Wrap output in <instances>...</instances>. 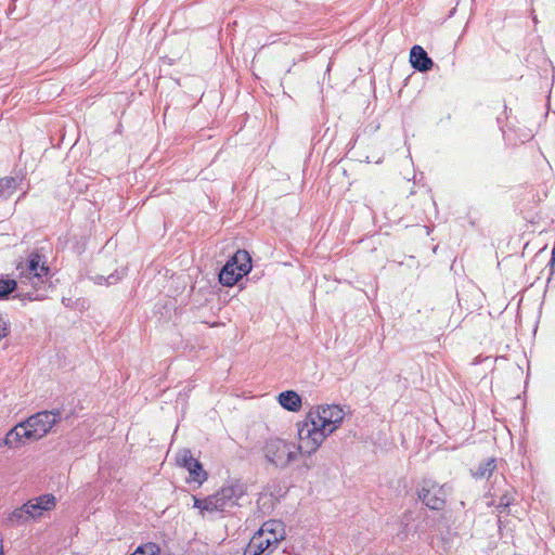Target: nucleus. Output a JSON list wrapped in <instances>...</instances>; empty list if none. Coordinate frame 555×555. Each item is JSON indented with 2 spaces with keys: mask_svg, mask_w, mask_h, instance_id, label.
<instances>
[{
  "mask_svg": "<svg viewBox=\"0 0 555 555\" xmlns=\"http://www.w3.org/2000/svg\"><path fill=\"white\" fill-rule=\"evenodd\" d=\"M33 440L28 436V429L26 428L25 421L16 424L10 429L3 439H0V447L16 448L24 444L26 441Z\"/></svg>",
  "mask_w": 555,
  "mask_h": 555,
  "instance_id": "10",
  "label": "nucleus"
},
{
  "mask_svg": "<svg viewBox=\"0 0 555 555\" xmlns=\"http://www.w3.org/2000/svg\"><path fill=\"white\" fill-rule=\"evenodd\" d=\"M55 506V498L52 494H43L25 503L29 512L30 519L40 517L43 512L50 511Z\"/></svg>",
  "mask_w": 555,
  "mask_h": 555,
  "instance_id": "12",
  "label": "nucleus"
},
{
  "mask_svg": "<svg viewBox=\"0 0 555 555\" xmlns=\"http://www.w3.org/2000/svg\"><path fill=\"white\" fill-rule=\"evenodd\" d=\"M17 287V282L15 280L7 279L0 280V299H4L9 294L14 292Z\"/></svg>",
  "mask_w": 555,
  "mask_h": 555,
  "instance_id": "19",
  "label": "nucleus"
},
{
  "mask_svg": "<svg viewBox=\"0 0 555 555\" xmlns=\"http://www.w3.org/2000/svg\"><path fill=\"white\" fill-rule=\"evenodd\" d=\"M251 270V258L246 250H237L228 260L219 273V282L224 286H233Z\"/></svg>",
  "mask_w": 555,
  "mask_h": 555,
  "instance_id": "4",
  "label": "nucleus"
},
{
  "mask_svg": "<svg viewBox=\"0 0 555 555\" xmlns=\"http://www.w3.org/2000/svg\"><path fill=\"white\" fill-rule=\"evenodd\" d=\"M20 272L21 285H29L35 289H39L49 274V267L42 257L37 253H31L27 259L25 267H17Z\"/></svg>",
  "mask_w": 555,
  "mask_h": 555,
  "instance_id": "5",
  "label": "nucleus"
},
{
  "mask_svg": "<svg viewBox=\"0 0 555 555\" xmlns=\"http://www.w3.org/2000/svg\"><path fill=\"white\" fill-rule=\"evenodd\" d=\"M8 335L7 328L0 326V339Z\"/></svg>",
  "mask_w": 555,
  "mask_h": 555,
  "instance_id": "23",
  "label": "nucleus"
},
{
  "mask_svg": "<svg viewBox=\"0 0 555 555\" xmlns=\"http://www.w3.org/2000/svg\"><path fill=\"white\" fill-rule=\"evenodd\" d=\"M16 181L14 178H2L0 179V196L11 194L15 189Z\"/></svg>",
  "mask_w": 555,
  "mask_h": 555,
  "instance_id": "21",
  "label": "nucleus"
},
{
  "mask_svg": "<svg viewBox=\"0 0 555 555\" xmlns=\"http://www.w3.org/2000/svg\"><path fill=\"white\" fill-rule=\"evenodd\" d=\"M514 501V493L506 491L500 498L499 504L496 505V509L499 513H503Z\"/></svg>",
  "mask_w": 555,
  "mask_h": 555,
  "instance_id": "22",
  "label": "nucleus"
},
{
  "mask_svg": "<svg viewBox=\"0 0 555 555\" xmlns=\"http://www.w3.org/2000/svg\"><path fill=\"white\" fill-rule=\"evenodd\" d=\"M297 436L299 440L296 444L298 453L312 455L330 435L318 426L315 421L306 415L304 421L297 424Z\"/></svg>",
  "mask_w": 555,
  "mask_h": 555,
  "instance_id": "2",
  "label": "nucleus"
},
{
  "mask_svg": "<svg viewBox=\"0 0 555 555\" xmlns=\"http://www.w3.org/2000/svg\"><path fill=\"white\" fill-rule=\"evenodd\" d=\"M28 514H29V512L27 511V508L25 507V504H24L21 507H17L10 513V515L8 517V521L12 526H18V525L25 524L30 520V517Z\"/></svg>",
  "mask_w": 555,
  "mask_h": 555,
  "instance_id": "17",
  "label": "nucleus"
},
{
  "mask_svg": "<svg viewBox=\"0 0 555 555\" xmlns=\"http://www.w3.org/2000/svg\"><path fill=\"white\" fill-rule=\"evenodd\" d=\"M159 546L156 543H145L139 547L131 555H159Z\"/></svg>",
  "mask_w": 555,
  "mask_h": 555,
  "instance_id": "20",
  "label": "nucleus"
},
{
  "mask_svg": "<svg viewBox=\"0 0 555 555\" xmlns=\"http://www.w3.org/2000/svg\"><path fill=\"white\" fill-rule=\"evenodd\" d=\"M496 468L495 459H488L486 462L480 463L476 470L473 473V476L477 479L489 478L494 469Z\"/></svg>",
  "mask_w": 555,
  "mask_h": 555,
  "instance_id": "16",
  "label": "nucleus"
},
{
  "mask_svg": "<svg viewBox=\"0 0 555 555\" xmlns=\"http://www.w3.org/2000/svg\"><path fill=\"white\" fill-rule=\"evenodd\" d=\"M262 453L268 463L278 468L287 467L298 456L296 443L281 438H270L264 441Z\"/></svg>",
  "mask_w": 555,
  "mask_h": 555,
  "instance_id": "3",
  "label": "nucleus"
},
{
  "mask_svg": "<svg viewBox=\"0 0 555 555\" xmlns=\"http://www.w3.org/2000/svg\"><path fill=\"white\" fill-rule=\"evenodd\" d=\"M245 494L246 486L243 482L233 481L205 499L194 498V507L208 513L225 512L237 505Z\"/></svg>",
  "mask_w": 555,
  "mask_h": 555,
  "instance_id": "1",
  "label": "nucleus"
},
{
  "mask_svg": "<svg viewBox=\"0 0 555 555\" xmlns=\"http://www.w3.org/2000/svg\"><path fill=\"white\" fill-rule=\"evenodd\" d=\"M60 421L61 413L59 410L40 411L30 415L25 420L28 436L33 440H39L46 437Z\"/></svg>",
  "mask_w": 555,
  "mask_h": 555,
  "instance_id": "7",
  "label": "nucleus"
},
{
  "mask_svg": "<svg viewBox=\"0 0 555 555\" xmlns=\"http://www.w3.org/2000/svg\"><path fill=\"white\" fill-rule=\"evenodd\" d=\"M275 543H280L285 537V528L280 520H268L257 531Z\"/></svg>",
  "mask_w": 555,
  "mask_h": 555,
  "instance_id": "14",
  "label": "nucleus"
},
{
  "mask_svg": "<svg viewBox=\"0 0 555 555\" xmlns=\"http://www.w3.org/2000/svg\"><path fill=\"white\" fill-rule=\"evenodd\" d=\"M27 296H28V299H29V300H36V299H39V297H34V296H31L30 294H27Z\"/></svg>",
  "mask_w": 555,
  "mask_h": 555,
  "instance_id": "24",
  "label": "nucleus"
},
{
  "mask_svg": "<svg viewBox=\"0 0 555 555\" xmlns=\"http://www.w3.org/2000/svg\"><path fill=\"white\" fill-rule=\"evenodd\" d=\"M124 275H125V270H121V271L116 270L115 273H112L108 276L96 274V275L92 276L91 279L95 284H99V285H103V284L113 285V284H116Z\"/></svg>",
  "mask_w": 555,
  "mask_h": 555,
  "instance_id": "18",
  "label": "nucleus"
},
{
  "mask_svg": "<svg viewBox=\"0 0 555 555\" xmlns=\"http://www.w3.org/2000/svg\"><path fill=\"white\" fill-rule=\"evenodd\" d=\"M417 494L418 499L430 509H442L446 504V485L440 486L433 480H424Z\"/></svg>",
  "mask_w": 555,
  "mask_h": 555,
  "instance_id": "8",
  "label": "nucleus"
},
{
  "mask_svg": "<svg viewBox=\"0 0 555 555\" xmlns=\"http://www.w3.org/2000/svg\"><path fill=\"white\" fill-rule=\"evenodd\" d=\"M317 425L328 435L333 434L345 418V411L337 404L319 405L311 409L307 414Z\"/></svg>",
  "mask_w": 555,
  "mask_h": 555,
  "instance_id": "6",
  "label": "nucleus"
},
{
  "mask_svg": "<svg viewBox=\"0 0 555 555\" xmlns=\"http://www.w3.org/2000/svg\"><path fill=\"white\" fill-rule=\"evenodd\" d=\"M410 62L412 66L420 72H427L431 69L434 65L433 60L421 46L412 47L410 51Z\"/></svg>",
  "mask_w": 555,
  "mask_h": 555,
  "instance_id": "13",
  "label": "nucleus"
},
{
  "mask_svg": "<svg viewBox=\"0 0 555 555\" xmlns=\"http://www.w3.org/2000/svg\"><path fill=\"white\" fill-rule=\"evenodd\" d=\"M279 403L287 411L298 412L301 408V398L294 390H286L279 395Z\"/></svg>",
  "mask_w": 555,
  "mask_h": 555,
  "instance_id": "15",
  "label": "nucleus"
},
{
  "mask_svg": "<svg viewBox=\"0 0 555 555\" xmlns=\"http://www.w3.org/2000/svg\"><path fill=\"white\" fill-rule=\"evenodd\" d=\"M276 546L278 543L266 538L262 533L256 532L246 546L244 555H268Z\"/></svg>",
  "mask_w": 555,
  "mask_h": 555,
  "instance_id": "11",
  "label": "nucleus"
},
{
  "mask_svg": "<svg viewBox=\"0 0 555 555\" xmlns=\"http://www.w3.org/2000/svg\"><path fill=\"white\" fill-rule=\"evenodd\" d=\"M178 464L190 474V480L202 485L207 479V473L202 464L193 457L190 450H182L177 457Z\"/></svg>",
  "mask_w": 555,
  "mask_h": 555,
  "instance_id": "9",
  "label": "nucleus"
}]
</instances>
